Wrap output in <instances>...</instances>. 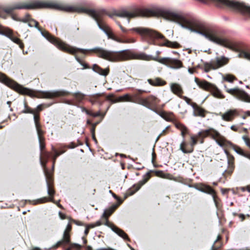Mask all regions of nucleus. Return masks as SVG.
Instances as JSON below:
<instances>
[{
    "label": "nucleus",
    "instance_id": "f257e3e1",
    "mask_svg": "<svg viewBox=\"0 0 250 250\" xmlns=\"http://www.w3.org/2000/svg\"><path fill=\"white\" fill-rule=\"evenodd\" d=\"M94 51L99 57L111 62L124 61L128 60H154L173 69L182 67L183 64L179 60L165 57L160 59L153 58L144 53H136L130 50L110 51L101 48H96Z\"/></svg>",
    "mask_w": 250,
    "mask_h": 250
},
{
    "label": "nucleus",
    "instance_id": "f03ea898",
    "mask_svg": "<svg viewBox=\"0 0 250 250\" xmlns=\"http://www.w3.org/2000/svg\"><path fill=\"white\" fill-rule=\"evenodd\" d=\"M116 16L126 18L129 20L137 17L161 16L167 20L177 22L183 27L190 28L192 26V21L182 15L170 10L160 8H137L132 11L123 10L118 12Z\"/></svg>",
    "mask_w": 250,
    "mask_h": 250
},
{
    "label": "nucleus",
    "instance_id": "7ed1b4c3",
    "mask_svg": "<svg viewBox=\"0 0 250 250\" xmlns=\"http://www.w3.org/2000/svg\"><path fill=\"white\" fill-rule=\"evenodd\" d=\"M34 120L35 124V126L38 134V138L40 145V149L41 151V155L40 158V163L42 167L43 168V172L46 177L47 193L50 196L49 197H44L40 198L37 200L32 201L33 204H42L47 202H52L56 204L58 207L61 208L62 206L60 204V200L55 202L53 199V196L54 194V190L52 187V178L51 174L46 169L45 167V164L47 163L48 159L51 156V154L47 152H44L43 150L45 147L44 143V137H43L44 132L41 129V125L39 122L40 119L39 115L36 114L34 111Z\"/></svg>",
    "mask_w": 250,
    "mask_h": 250
},
{
    "label": "nucleus",
    "instance_id": "20e7f679",
    "mask_svg": "<svg viewBox=\"0 0 250 250\" xmlns=\"http://www.w3.org/2000/svg\"><path fill=\"white\" fill-rule=\"evenodd\" d=\"M63 11L68 12L85 13L92 17L96 21L99 27L106 34L108 38L121 43L130 42L117 38L114 34L112 29L104 21L98 11L80 5H63Z\"/></svg>",
    "mask_w": 250,
    "mask_h": 250
},
{
    "label": "nucleus",
    "instance_id": "39448f33",
    "mask_svg": "<svg viewBox=\"0 0 250 250\" xmlns=\"http://www.w3.org/2000/svg\"><path fill=\"white\" fill-rule=\"evenodd\" d=\"M40 8H50L62 10V5L55 2L35 0L29 3L24 2H16L4 7L3 10L7 14H11L15 10Z\"/></svg>",
    "mask_w": 250,
    "mask_h": 250
},
{
    "label": "nucleus",
    "instance_id": "423d86ee",
    "mask_svg": "<svg viewBox=\"0 0 250 250\" xmlns=\"http://www.w3.org/2000/svg\"><path fill=\"white\" fill-rule=\"evenodd\" d=\"M132 31L136 32L142 37H148L151 39L162 40V42L159 43L161 46H166L171 48H179L181 47L180 44L176 42H171L165 38L161 33L144 27H135L130 29Z\"/></svg>",
    "mask_w": 250,
    "mask_h": 250
},
{
    "label": "nucleus",
    "instance_id": "0eeeda50",
    "mask_svg": "<svg viewBox=\"0 0 250 250\" xmlns=\"http://www.w3.org/2000/svg\"><path fill=\"white\" fill-rule=\"evenodd\" d=\"M198 136L202 138L210 136L220 146L225 147L231 145V143L228 140L218 131L213 128L202 130L198 133Z\"/></svg>",
    "mask_w": 250,
    "mask_h": 250
},
{
    "label": "nucleus",
    "instance_id": "6e6552de",
    "mask_svg": "<svg viewBox=\"0 0 250 250\" xmlns=\"http://www.w3.org/2000/svg\"><path fill=\"white\" fill-rule=\"evenodd\" d=\"M0 81L21 94L27 95L31 96L33 95V91L28 88L22 87L15 81L8 78L5 75L1 72H0Z\"/></svg>",
    "mask_w": 250,
    "mask_h": 250
},
{
    "label": "nucleus",
    "instance_id": "1a4fd4ad",
    "mask_svg": "<svg viewBox=\"0 0 250 250\" xmlns=\"http://www.w3.org/2000/svg\"><path fill=\"white\" fill-rule=\"evenodd\" d=\"M202 34L207 39L219 45L231 49H234L235 48L234 45L232 42L227 39L219 38L211 30H205Z\"/></svg>",
    "mask_w": 250,
    "mask_h": 250
},
{
    "label": "nucleus",
    "instance_id": "9d476101",
    "mask_svg": "<svg viewBox=\"0 0 250 250\" xmlns=\"http://www.w3.org/2000/svg\"><path fill=\"white\" fill-rule=\"evenodd\" d=\"M38 22L33 20L31 19L28 22V25L30 27H35L41 31L42 35L49 42L54 44L60 50H62V43L61 41L58 40L54 37L51 35L48 32L42 31L41 29L38 27Z\"/></svg>",
    "mask_w": 250,
    "mask_h": 250
},
{
    "label": "nucleus",
    "instance_id": "9b49d317",
    "mask_svg": "<svg viewBox=\"0 0 250 250\" xmlns=\"http://www.w3.org/2000/svg\"><path fill=\"white\" fill-rule=\"evenodd\" d=\"M71 225L69 223L63 232V248L65 250H79L81 246L79 244L70 242Z\"/></svg>",
    "mask_w": 250,
    "mask_h": 250
},
{
    "label": "nucleus",
    "instance_id": "f8f14e48",
    "mask_svg": "<svg viewBox=\"0 0 250 250\" xmlns=\"http://www.w3.org/2000/svg\"><path fill=\"white\" fill-rule=\"evenodd\" d=\"M228 58L225 57H217L209 63H204V69L206 72H208L211 69H217L227 64Z\"/></svg>",
    "mask_w": 250,
    "mask_h": 250
},
{
    "label": "nucleus",
    "instance_id": "ddd939ff",
    "mask_svg": "<svg viewBox=\"0 0 250 250\" xmlns=\"http://www.w3.org/2000/svg\"><path fill=\"white\" fill-rule=\"evenodd\" d=\"M160 100L154 96H150L146 98L140 100V103L148 108L155 106Z\"/></svg>",
    "mask_w": 250,
    "mask_h": 250
},
{
    "label": "nucleus",
    "instance_id": "4468645a",
    "mask_svg": "<svg viewBox=\"0 0 250 250\" xmlns=\"http://www.w3.org/2000/svg\"><path fill=\"white\" fill-rule=\"evenodd\" d=\"M237 115L238 111L235 109H230L224 113H220L222 119L226 122H231Z\"/></svg>",
    "mask_w": 250,
    "mask_h": 250
},
{
    "label": "nucleus",
    "instance_id": "2eb2a0df",
    "mask_svg": "<svg viewBox=\"0 0 250 250\" xmlns=\"http://www.w3.org/2000/svg\"><path fill=\"white\" fill-rule=\"evenodd\" d=\"M63 51H66L71 54H85L89 51L85 49L76 48L63 43Z\"/></svg>",
    "mask_w": 250,
    "mask_h": 250
},
{
    "label": "nucleus",
    "instance_id": "dca6fc26",
    "mask_svg": "<svg viewBox=\"0 0 250 250\" xmlns=\"http://www.w3.org/2000/svg\"><path fill=\"white\" fill-rule=\"evenodd\" d=\"M170 88L172 92L179 97H182V95L184 93L182 86L175 83H171L170 84Z\"/></svg>",
    "mask_w": 250,
    "mask_h": 250
},
{
    "label": "nucleus",
    "instance_id": "f3484780",
    "mask_svg": "<svg viewBox=\"0 0 250 250\" xmlns=\"http://www.w3.org/2000/svg\"><path fill=\"white\" fill-rule=\"evenodd\" d=\"M194 81L200 88L208 91H210L211 88L213 85L206 81H200L197 78H195Z\"/></svg>",
    "mask_w": 250,
    "mask_h": 250
},
{
    "label": "nucleus",
    "instance_id": "a211bd4d",
    "mask_svg": "<svg viewBox=\"0 0 250 250\" xmlns=\"http://www.w3.org/2000/svg\"><path fill=\"white\" fill-rule=\"evenodd\" d=\"M192 107L194 109L193 114L194 116L204 117L206 111L202 107L198 106L196 104L193 103L191 104Z\"/></svg>",
    "mask_w": 250,
    "mask_h": 250
},
{
    "label": "nucleus",
    "instance_id": "6ab92c4d",
    "mask_svg": "<svg viewBox=\"0 0 250 250\" xmlns=\"http://www.w3.org/2000/svg\"><path fill=\"white\" fill-rule=\"evenodd\" d=\"M114 210V208H111L104 212L103 216L100 220L102 221V223H104V225L109 226V223L108 221L107 218L113 213Z\"/></svg>",
    "mask_w": 250,
    "mask_h": 250
},
{
    "label": "nucleus",
    "instance_id": "aec40b11",
    "mask_svg": "<svg viewBox=\"0 0 250 250\" xmlns=\"http://www.w3.org/2000/svg\"><path fill=\"white\" fill-rule=\"evenodd\" d=\"M209 92L213 97L216 98L224 99L225 98L221 91L214 84L212 85Z\"/></svg>",
    "mask_w": 250,
    "mask_h": 250
},
{
    "label": "nucleus",
    "instance_id": "412c9836",
    "mask_svg": "<svg viewBox=\"0 0 250 250\" xmlns=\"http://www.w3.org/2000/svg\"><path fill=\"white\" fill-rule=\"evenodd\" d=\"M147 81L150 84L153 86H162L166 83L165 81L159 78L155 79H148Z\"/></svg>",
    "mask_w": 250,
    "mask_h": 250
},
{
    "label": "nucleus",
    "instance_id": "4be33fe9",
    "mask_svg": "<svg viewBox=\"0 0 250 250\" xmlns=\"http://www.w3.org/2000/svg\"><path fill=\"white\" fill-rule=\"evenodd\" d=\"M93 69L94 71L99 73V74L105 76L107 75L109 72V69L108 68L102 69L96 64H94L93 66Z\"/></svg>",
    "mask_w": 250,
    "mask_h": 250
},
{
    "label": "nucleus",
    "instance_id": "5701e85b",
    "mask_svg": "<svg viewBox=\"0 0 250 250\" xmlns=\"http://www.w3.org/2000/svg\"><path fill=\"white\" fill-rule=\"evenodd\" d=\"M237 98L242 101L250 103V96L243 91L240 90Z\"/></svg>",
    "mask_w": 250,
    "mask_h": 250
},
{
    "label": "nucleus",
    "instance_id": "b1692460",
    "mask_svg": "<svg viewBox=\"0 0 250 250\" xmlns=\"http://www.w3.org/2000/svg\"><path fill=\"white\" fill-rule=\"evenodd\" d=\"M58 93L53 91H42L40 93V97L43 98H52L57 96Z\"/></svg>",
    "mask_w": 250,
    "mask_h": 250
},
{
    "label": "nucleus",
    "instance_id": "393cba45",
    "mask_svg": "<svg viewBox=\"0 0 250 250\" xmlns=\"http://www.w3.org/2000/svg\"><path fill=\"white\" fill-rule=\"evenodd\" d=\"M229 146L232 147L233 148V149H234V150L236 153H237L238 154H239L241 155H242L246 158H247V156L249 155V153H245V151H244V150L242 148H241L240 147L237 146L233 145L232 143H231V145L227 146V147H229ZM225 147H226V146H225Z\"/></svg>",
    "mask_w": 250,
    "mask_h": 250
},
{
    "label": "nucleus",
    "instance_id": "a878e982",
    "mask_svg": "<svg viewBox=\"0 0 250 250\" xmlns=\"http://www.w3.org/2000/svg\"><path fill=\"white\" fill-rule=\"evenodd\" d=\"M132 97L129 94H125L116 99L114 102H132Z\"/></svg>",
    "mask_w": 250,
    "mask_h": 250
},
{
    "label": "nucleus",
    "instance_id": "bb28decb",
    "mask_svg": "<svg viewBox=\"0 0 250 250\" xmlns=\"http://www.w3.org/2000/svg\"><path fill=\"white\" fill-rule=\"evenodd\" d=\"M12 34V31L9 28L4 27L0 24V34L9 37Z\"/></svg>",
    "mask_w": 250,
    "mask_h": 250
},
{
    "label": "nucleus",
    "instance_id": "cd10ccee",
    "mask_svg": "<svg viewBox=\"0 0 250 250\" xmlns=\"http://www.w3.org/2000/svg\"><path fill=\"white\" fill-rule=\"evenodd\" d=\"M158 114L160 116H161L163 118L167 121L172 120L173 118V115L172 113H168L165 111H161Z\"/></svg>",
    "mask_w": 250,
    "mask_h": 250
},
{
    "label": "nucleus",
    "instance_id": "c85d7f7f",
    "mask_svg": "<svg viewBox=\"0 0 250 250\" xmlns=\"http://www.w3.org/2000/svg\"><path fill=\"white\" fill-rule=\"evenodd\" d=\"M111 228L115 232H116L123 238L125 239L127 238V235L122 230L119 229V228L114 226H111Z\"/></svg>",
    "mask_w": 250,
    "mask_h": 250
},
{
    "label": "nucleus",
    "instance_id": "c756f323",
    "mask_svg": "<svg viewBox=\"0 0 250 250\" xmlns=\"http://www.w3.org/2000/svg\"><path fill=\"white\" fill-rule=\"evenodd\" d=\"M200 189L202 191L209 193L212 195L214 194V191L213 189L208 186L202 185L201 186Z\"/></svg>",
    "mask_w": 250,
    "mask_h": 250
},
{
    "label": "nucleus",
    "instance_id": "7c9ffc66",
    "mask_svg": "<svg viewBox=\"0 0 250 250\" xmlns=\"http://www.w3.org/2000/svg\"><path fill=\"white\" fill-rule=\"evenodd\" d=\"M9 38L12 41L14 42L17 43L19 45V46L21 48H23V44L21 42V40L16 37L13 36V33L11 35V36L9 37Z\"/></svg>",
    "mask_w": 250,
    "mask_h": 250
},
{
    "label": "nucleus",
    "instance_id": "2f4dec72",
    "mask_svg": "<svg viewBox=\"0 0 250 250\" xmlns=\"http://www.w3.org/2000/svg\"><path fill=\"white\" fill-rule=\"evenodd\" d=\"M175 126L177 128L181 130L183 136H184L187 133V128L183 125L180 123H176Z\"/></svg>",
    "mask_w": 250,
    "mask_h": 250
},
{
    "label": "nucleus",
    "instance_id": "473e14b6",
    "mask_svg": "<svg viewBox=\"0 0 250 250\" xmlns=\"http://www.w3.org/2000/svg\"><path fill=\"white\" fill-rule=\"evenodd\" d=\"M240 89L238 88H233V89H227V92L230 94L235 96L237 98L238 94L240 91Z\"/></svg>",
    "mask_w": 250,
    "mask_h": 250
},
{
    "label": "nucleus",
    "instance_id": "72a5a7b5",
    "mask_svg": "<svg viewBox=\"0 0 250 250\" xmlns=\"http://www.w3.org/2000/svg\"><path fill=\"white\" fill-rule=\"evenodd\" d=\"M103 224H104V223H102L101 220H99L94 223L86 225V226L88 228V229H91L95 227L100 226Z\"/></svg>",
    "mask_w": 250,
    "mask_h": 250
},
{
    "label": "nucleus",
    "instance_id": "f704fd0d",
    "mask_svg": "<svg viewBox=\"0 0 250 250\" xmlns=\"http://www.w3.org/2000/svg\"><path fill=\"white\" fill-rule=\"evenodd\" d=\"M235 79V77L230 74H227L224 77V80L230 83H232Z\"/></svg>",
    "mask_w": 250,
    "mask_h": 250
},
{
    "label": "nucleus",
    "instance_id": "c9c22d12",
    "mask_svg": "<svg viewBox=\"0 0 250 250\" xmlns=\"http://www.w3.org/2000/svg\"><path fill=\"white\" fill-rule=\"evenodd\" d=\"M242 139L246 145L250 149V138L247 135H244L242 137Z\"/></svg>",
    "mask_w": 250,
    "mask_h": 250
},
{
    "label": "nucleus",
    "instance_id": "e433bc0d",
    "mask_svg": "<svg viewBox=\"0 0 250 250\" xmlns=\"http://www.w3.org/2000/svg\"><path fill=\"white\" fill-rule=\"evenodd\" d=\"M186 143L184 142H182L180 145V149L184 153H189L192 152V149L190 150H187L186 148Z\"/></svg>",
    "mask_w": 250,
    "mask_h": 250
},
{
    "label": "nucleus",
    "instance_id": "4c0bfd02",
    "mask_svg": "<svg viewBox=\"0 0 250 250\" xmlns=\"http://www.w3.org/2000/svg\"><path fill=\"white\" fill-rule=\"evenodd\" d=\"M24 109L21 112L23 113H34V110L28 107L26 104H24Z\"/></svg>",
    "mask_w": 250,
    "mask_h": 250
},
{
    "label": "nucleus",
    "instance_id": "58836bf2",
    "mask_svg": "<svg viewBox=\"0 0 250 250\" xmlns=\"http://www.w3.org/2000/svg\"><path fill=\"white\" fill-rule=\"evenodd\" d=\"M156 175L158 177L164 178H167V175L165 173L162 171H157L156 172Z\"/></svg>",
    "mask_w": 250,
    "mask_h": 250
},
{
    "label": "nucleus",
    "instance_id": "ea45409f",
    "mask_svg": "<svg viewBox=\"0 0 250 250\" xmlns=\"http://www.w3.org/2000/svg\"><path fill=\"white\" fill-rule=\"evenodd\" d=\"M30 16L29 14L26 15L25 17L21 19L20 20V21H22L23 22H28V21L31 20Z\"/></svg>",
    "mask_w": 250,
    "mask_h": 250
},
{
    "label": "nucleus",
    "instance_id": "a19ab883",
    "mask_svg": "<svg viewBox=\"0 0 250 250\" xmlns=\"http://www.w3.org/2000/svg\"><path fill=\"white\" fill-rule=\"evenodd\" d=\"M238 189L241 190L242 191H245L247 190L249 192H250V185L245 187H240L238 188Z\"/></svg>",
    "mask_w": 250,
    "mask_h": 250
},
{
    "label": "nucleus",
    "instance_id": "79ce46f5",
    "mask_svg": "<svg viewBox=\"0 0 250 250\" xmlns=\"http://www.w3.org/2000/svg\"><path fill=\"white\" fill-rule=\"evenodd\" d=\"M116 23L123 33H126L127 32V30L124 27L120 22L117 21Z\"/></svg>",
    "mask_w": 250,
    "mask_h": 250
},
{
    "label": "nucleus",
    "instance_id": "37998d69",
    "mask_svg": "<svg viewBox=\"0 0 250 250\" xmlns=\"http://www.w3.org/2000/svg\"><path fill=\"white\" fill-rule=\"evenodd\" d=\"M84 95L82 93H76V98L78 100H81L84 98Z\"/></svg>",
    "mask_w": 250,
    "mask_h": 250
},
{
    "label": "nucleus",
    "instance_id": "c03bdc74",
    "mask_svg": "<svg viewBox=\"0 0 250 250\" xmlns=\"http://www.w3.org/2000/svg\"><path fill=\"white\" fill-rule=\"evenodd\" d=\"M61 152H58V151L54 150V154H53V159L54 161L55 159L58 156L60 155L61 154Z\"/></svg>",
    "mask_w": 250,
    "mask_h": 250
},
{
    "label": "nucleus",
    "instance_id": "a18cd8bd",
    "mask_svg": "<svg viewBox=\"0 0 250 250\" xmlns=\"http://www.w3.org/2000/svg\"><path fill=\"white\" fill-rule=\"evenodd\" d=\"M191 141H192V144H191L192 146H194V145H195L197 143L196 139L194 137H193V136L191 137Z\"/></svg>",
    "mask_w": 250,
    "mask_h": 250
},
{
    "label": "nucleus",
    "instance_id": "49530a36",
    "mask_svg": "<svg viewBox=\"0 0 250 250\" xmlns=\"http://www.w3.org/2000/svg\"><path fill=\"white\" fill-rule=\"evenodd\" d=\"M230 129L234 131H237L238 129V128L236 125H232L230 126Z\"/></svg>",
    "mask_w": 250,
    "mask_h": 250
},
{
    "label": "nucleus",
    "instance_id": "de8ad7c7",
    "mask_svg": "<svg viewBox=\"0 0 250 250\" xmlns=\"http://www.w3.org/2000/svg\"><path fill=\"white\" fill-rule=\"evenodd\" d=\"M78 61L83 66V69L87 68L88 66L86 63L81 62L80 60L77 59Z\"/></svg>",
    "mask_w": 250,
    "mask_h": 250
},
{
    "label": "nucleus",
    "instance_id": "09e8293b",
    "mask_svg": "<svg viewBox=\"0 0 250 250\" xmlns=\"http://www.w3.org/2000/svg\"><path fill=\"white\" fill-rule=\"evenodd\" d=\"M195 68H188V72H189V73H190V74H193V73H194V72H195Z\"/></svg>",
    "mask_w": 250,
    "mask_h": 250
},
{
    "label": "nucleus",
    "instance_id": "8fccbe9b",
    "mask_svg": "<svg viewBox=\"0 0 250 250\" xmlns=\"http://www.w3.org/2000/svg\"><path fill=\"white\" fill-rule=\"evenodd\" d=\"M183 99L185 100V101L188 104H189L190 103V102L191 101V100L186 97H183Z\"/></svg>",
    "mask_w": 250,
    "mask_h": 250
},
{
    "label": "nucleus",
    "instance_id": "3c124183",
    "mask_svg": "<svg viewBox=\"0 0 250 250\" xmlns=\"http://www.w3.org/2000/svg\"><path fill=\"white\" fill-rule=\"evenodd\" d=\"M37 110L38 111L42 110V105H41V104L38 105L37 107Z\"/></svg>",
    "mask_w": 250,
    "mask_h": 250
},
{
    "label": "nucleus",
    "instance_id": "603ef678",
    "mask_svg": "<svg viewBox=\"0 0 250 250\" xmlns=\"http://www.w3.org/2000/svg\"><path fill=\"white\" fill-rule=\"evenodd\" d=\"M85 230L84 231V233L85 235H87L88 232H89V229H88V228L85 226Z\"/></svg>",
    "mask_w": 250,
    "mask_h": 250
},
{
    "label": "nucleus",
    "instance_id": "864d4df0",
    "mask_svg": "<svg viewBox=\"0 0 250 250\" xmlns=\"http://www.w3.org/2000/svg\"><path fill=\"white\" fill-rule=\"evenodd\" d=\"M245 114L247 115V116H250V111H247L245 112Z\"/></svg>",
    "mask_w": 250,
    "mask_h": 250
},
{
    "label": "nucleus",
    "instance_id": "5fc2aeb1",
    "mask_svg": "<svg viewBox=\"0 0 250 250\" xmlns=\"http://www.w3.org/2000/svg\"><path fill=\"white\" fill-rule=\"evenodd\" d=\"M59 214L61 219H62V213L61 211H59Z\"/></svg>",
    "mask_w": 250,
    "mask_h": 250
},
{
    "label": "nucleus",
    "instance_id": "6e6d98bb",
    "mask_svg": "<svg viewBox=\"0 0 250 250\" xmlns=\"http://www.w3.org/2000/svg\"><path fill=\"white\" fill-rule=\"evenodd\" d=\"M239 217L241 218L242 220H243L245 219V216L244 215L241 214L239 215Z\"/></svg>",
    "mask_w": 250,
    "mask_h": 250
},
{
    "label": "nucleus",
    "instance_id": "4d7b16f0",
    "mask_svg": "<svg viewBox=\"0 0 250 250\" xmlns=\"http://www.w3.org/2000/svg\"><path fill=\"white\" fill-rule=\"evenodd\" d=\"M247 117V115L244 113L242 116V118L243 119H245Z\"/></svg>",
    "mask_w": 250,
    "mask_h": 250
},
{
    "label": "nucleus",
    "instance_id": "13d9d810",
    "mask_svg": "<svg viewBox=\"0 0 250 250\" xmlns=\"http://www.w3.org/2000/svg\"><path fill=\"white\" fill-rule=\"evenodd\" d=\"M113 96V95H108V96H107V99H110V98H111V97H112Z\"/></svg>",
    "mask_w": 250,
    "mask_h": 250
},
{
    "label": "nucleus",
    "instance_id": "bf43d9fd",
    "mask_svg": "<svg viewBox=\"0 0 250 250\" xmlns=\"http://www.w3.org/2000/svg\"><path fill=\"white\" fill-rule=\"evenodd\" d=\"M109 192L112 194L113 196L115 198H116V196L115 195V194H114V193H113L111 190H110V191H109Z\"/></svg>",
    "mask_w": 250,
    "mask_h": 250
},
{
    "label": "nucleus",
    "instance_id": "052dcab7",
    "mask_svg": "<svg viewBox=\"0 0 250 250\" xmlns=\"http://www.w3.org/2000/svg\"><path fill=\"white\" fill-rule=\"evenodd\" d=\"M86 250H92V249L90 247H88L86 248Z\"/></svg>",
    "mask_w": 250,
    "mask_h": 250
},
{
    "label": "nucleus",
    "instance_id": "680f3d73",
    "mask_svg": "<svg viewBox=\"0 0 250 250\" xmlns=\"http://www.w3.org/2000/svg\"><path fill=\"white\" fill-rule=\"evenodd\" d=\"M62 240L60 241L58 243L57 245H58V246L60 245V244L62 243Z\"/></svg>",
    "mask_w": 250,
    "mask_h": 250
},
{
    "label": "nucleus",
    "instance_id": "e2e57ef3",
    "mask_svg": "<svg viewBox=\"0 0 250 250\" xmlns=\"http://www.w3.org/2000/svg\"><path fill=\"white\" fill-rule=\"evenodd\" d=\"M7 104L9 105V106L10 107V104H11V102L8 101L7 102Z\"/></svg>",
    "mask_w": 250,
    "mask_h": 250
},
{
    "label": "nucleus",
    "instance_id": "0e129e2a",
    "mask_svg": "<svg viewBox=\"0 0 250 250\" xmlns=\"http://www.w3.org/2000/svg\"><path fill=\"white\" fill-rule=\"evenodd\" d=\"M247 158L250 160V153H249V155L247 156Z\"/></svg>",
    "mask_w": 250,
    "mask_h": 250
},
{
    "label": "nucleus",
    "instance_id": "69168bd1",
    "mask_svg": "<svg viewBox=\"0 0 250 250\" xmlns=\"http://www.w3.org/2000/svg\"><path fill=\"white\" fill-rule=\"evenodd\" d=\"M96 96L100 97V96H102V94H98L96 95Z\"/></svg>",
    "mask_w": 250,
    "mask_h": 250
},
{
    "label": "nucleus",
    "instance_id": "338daca9",
    "mask_svg": "<svg viewBox=\"0 0 250 250\" xmlns=\"http://www.w3.org/2000/svg\"><path fill=\"white\" fill-rule=\"evenodd\" d=\"M131 42H135V41L134 40H132Z\"/></svg>",
    "mask_w": 250,
    "mask_h": 250
},
{
    "label": "nucleus",
    "instance_id": "774afa93",
    "mask_svg": "<svg viewBox=\"0 0 250 250\" xmlns=\"http://www.w3.org/2000/svg\"><path fill=\"white\" fill-rule=\"evenodd\" d=\"M140 187H139L137 189H139L140 188Z\"/></svg>",
    "mask_w": 250,
    "mask_h": 250
}]
</instances>
